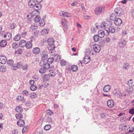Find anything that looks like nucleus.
<instances>
[{"instance_id": "nucleus-1", "label": "nucleus", "mask_w": 134, "mask_h": 134, "mask_svg": "<svg viewBox=\"0 0 134 134\" xmlns=\"http://www.w3.org/2000/svg\"><path fill=\"white\" fill-rule=\"evenodd\" d=\"M105 30L107 33V35H108L109 33H114L115 31V29L114 27L112 26H107V27L105 28Z\"/></svg>"}, {"instance_id": "nucleus-2", "label": "nucleus", "mask_w": 134, "mask_h": 134, "mask_svg": "<svg viewBox=\"0 0 134 134\" xmlns=\"http://www.w3.org/2000/svg\"><path fill=\"white\" fill-rule=\"evenodd\" d=\"M114 13L117 16H122L124 14L123 10L120 7H117L114 10Z\"/></svg>"}, {"instance_id": "nucleus-3", "label": "nucleus", "mask_w": 134, "mask_h": 134, "mask_svg": "<svg viewBox=\"0 0 134 134\" xmlns=\"http://www.w3.org/2000/svg\"><path fill=\"white\" fill-rule=\"evenodd\" d=\"M104 9L105 7H104L100 6L96 7L95 10V14L97 15H99L104 11Z\"/></svg>"}, {"instance_id": "nucleus-4", "label": "nucleus", "mask_w": 134, "mask_h": 134, "mask_svg": "<svg viewBox=\"0 0 134 134\" xmlns=\"http://www.w3.org/2000/svg\"><path fill=\"white\" fill-rule=\"evenodd\" d=\"M23 66L22 63L21 62H19L17 63L15 65L13 66L12 69L13 70H16L18 68L20 69Z\"/></svg>"}, {"instance_id": "nucleus-5", "label": "nucleus", "mask_w": 134, "mask_h": 134, "mask_svg": "<svg viewBox=\"0 0 134 134\" xmlns=\"http://www.w3.org/2000/svg\"><path fill=\"white\" fill-rule=\"evenodd\" d=\"M7 60L6 57L3 55H0V63L2 64H5Z\"/></svg>"}, {"instance_id": "nucleus-6", "label": "nucleus", "mask_w": 134, "mask_h": 134, "mask_svg": "<svg viewBox=\"0 0 134 134\" xmlns=\"http://www.w3.org/2000/svg\"><path fill=\"white\" fill-rule=\"evenodd\" d=\"M114 23L116 26H119L122 23V20L119 18H115Z\"/></svg>"}, {"instance_id": "nucleus-7", "label": "nucleus", "mask_w": 134, "mask_h": 134, "mask_svg": "<svg viewBox=\"0 0 134 134\" xmlns=\"http://www.w3.org/2000/svg\"><path fill=\"white\" fill-rule=\"evenodd\" d=\"M107 104L108 107L112 108L114 105V103L112 99H109L107 101Z\"/></svg>"}, {"instance_id": "nucleus-8", "label": "nucleus", "mask_w": 134, "mask_h": 134, "mask_svg": "<svg viewBox=\"0 0 134 134\" xmlns=\"http://www.w3.org/2000/svg\"><path fill=\"white\" fill-rule=\"evenodd\" d=\"M126 44V42L124 40H121L118 43V46L120 48H124Z\"/></svg>"}, {"instance_id": "nucleus-9", "label": "nucleus", "mask_w": 134, "mask_h": 134, "mask_svg": "<svg viewBox=\"0 0 134 134\" xmlns=\"http://www.w3.org/2000/svg\"><path fill=\"white\" fill-rule=\"evenodd\" d=\"M93 48L94 51L97 53L99 52L100 49V46L97 44H94L93 46Z\"/></svg>"}, {"instance_id": "nucleus-10", "label": "nucleus", "mask_w": 134, "mask_h": 134, "mask_svg": "<svg viewBox=\"0 0 134 134\" xmlns=\"http://www.w3.org/2000/svg\"><path fill=\"white\" fill-rule=\"evenodd\" d=\"M90 61V56L88 55H87L84 57L83 62L85 64H86L89 63Z\"/></svg>"}, {"instance_id": "nucleus-11", "label": "nucleus", "mask_w": 134, "mask_h": 134, "mask_svg": "<svg viewBox=\"0 0 134 134\" xmlns=\"http://www.w3.org/2000/svg\"><path fill=\"white\" fill-rule=\"evenodd\" d=\"M40 51V48L38 47H36L34 48L32 50L33 53L36 55L39 54Z\"/></svg>"}, {"instance_id": "nucleus-12", "label": "nucleus", "mask_w": 134, "mask_h": 134, "mask_svg": "<svg viewBox=\"0 0 134 134\" xmlns=\"http://www.w3.org/2000/svg\"><path fill=\"white\" fill-rule=\"evenodd\" d=\"M36 3L34 0H30L28 4L30 7L33 8L35 7L34 6Z\"/></svg>"}, {"instance_id": "nucleus-13", "label": "nucleus", "mask_w": 134, "mask_h": 134, "mask_svg": "<svg viewBox=\"0 0 134 134\" xmlns=\"http://www.w3.org/2000/svg\"><path fill=\"white\" fill-rule=\"evenodd\" d=\"M12 36V35L9 32H8L5 34L4 36V37L6 38L7 40H8L10 39Z\"/></svg>"}, {"instance_id": "nucleus-14", "label": "nucleus", "mask_w": 134, "mask_h": 134, "mask_svg": "<svg viewBox=\"0 0 134 134\" xmlns=\"http://www.w3.org/2000/svg\"><path fill=\"white\" fill-rule=\"evenodd\" d=\"M60 16L63 17H69V13L67 12L62 11L60 12Z\"/></svg>"}, {"instance_id": "nucleus-15", "label": "nucleus", "mask_w": 134, "mask_h": 134, "mask_svg": "<svg viewBox=\"0 0 134 134\" xmlns=\"http://www.w3.org/2000/svg\"><path fill=\"white\" fill-rule=\"evenodd\" d=\"M104 31L103 30H100L98 32V35H97L100 38H103L104 36Z\"/></svg>"}, {"instance_id": "nucleus-16", "label": "nucleus", "mask_w": 134, "mask_h": 134, "mask_svg": "<svg viewBox=\"0 0 134 134\" xmlns=\"http://www.w3.org/2000/svg\"><path fill=\"white\" fill-rule=\"evenodd\" d=\"M17 124L20 126L23 127L24 125L25 122L23 120H19L17 122Z\"/></svg>"}, {"instance_id": "nucleus-17", "label": "nucleus", "mask_w": 134, "mask_h": 134, "mask_svg": "<svg viewBox=\"0 0 134 134\" xmlns=\"http://www.w3.org/2000/svg\"><path fill=\"white\" fill-rule=\"evenodd\" d=\"M55 46L54 43L48 44L47 46L48 49L50 51L53 50L55 48Z\"/></svg>"}, {"instance_id": "nucleus-18", "label": "nucleus", "mask_w": 134, "mask_h": 134, "mask_svg": "<svg viewBox=\"0 0 134 134\" xmlns=\"http://www.w3.org/2000/svg\"><path fill=\"white\" fill-rule=\"evenodd\" d=\"M32 43H31V41H28L26 42L25 45L26 48L28 49H31L32 47Z\"/></svg>"}, {"instance_id": "nucleus-19", "label": "nucleus", "mask_w": 134, "mask_h": 134, "mask_svg": "<svg viewBox=\"0 0 134 134\" xmlns=\"http://www.w3.org/2000/svg\"><path fill=\"white\" fill-rule=\"evenodd\" d=\"M26 43V41L24 40H22L20 41L19 43L20 46L21 47H25Z\"/></svg>"}, {"instance_id": "nucleus-20", "label": "nucleus", "mask_w": 134, "mask_h": 134, "mask_svg": "<svg viewBox=\"0 0 134 134\" xmlns=\"http://www.w3.org/2000/svg\"><path fill=\"white\" fill-rule=\"evenodd\" d=\"M54 60H55L56 61H59L60 60V57L58 54L54 55L53 56Z\"/></svg>"}, {"instance_id": "nucleus-21", "label": "nucleus", "mask_w": 134, "mask_h": 134, "mask_svg": "<svg viewBox=\"0 0 134 134\" xmlns=\"http://www.w3.org/2000/svg\"><path fill=\"white\" fill-rule=\"evenodd\" d=\"M110 85H107L104 87L103 90L105 92H108L110 90Z\"/></svg>"}, {"instance_id": "nucleus-22", "label": "nucleus", "mask_w": 134, "mask_h": 134, "mask_svg": "<svg viewBox=\"0 0 134 134\" xmlns=\"http://www.w3.org/2000/svg\"><path fill=\"white\" fill-rule=\"evenodd\" d=\"M16 99L19 101H21L23 102H25V99L24 98V96H18Z\"/></svg>"}, {"instance_id": "nucleus-23", "label": "nucleus", "mask_w": 134, "mask_h": 134, "mask_svg": "<svg viewBox=\"0 0 134 134\" xmlns=\"http://www.w3.org/2000/svg\"><path fill=\"white\" fill-rule=\"evenodd\" d=\"M34 7H33L34 9L36 10L40 9L41 8V6L39 3H36Z\"/></svg>"}, {"instance_id": "nucleus-24", "label": "nucleus", "mask_w": 134, "mask_h": 134, "mask_svg": "<svg viewBox=\"0 0 134 134\" xmlns=\"http://www.w3.org/2000/svg\"><path fill=\"white\" fill-rule=\"evenodd\" d=\"M7 44V41L4 40H2L0 42V45L2 47H5Z\"/></svg>"}, {"instance_id": "nucleus-25", "label": "nucleus", "mask_w": 134, "mask_h": 134, "mask_svg": "<svg viewBox=\"0 0 134 134\" xmlns=\"http://www.w3.org/2000/svg\"><path fill=\"white\" fill-rule=\"evenodd\" d=\"M62 25L64 26V28H67V21L66 19L64 18L62 19Z\"/></svg>"}, {"instance_id": "nucleus-26", "label": "nucleus", "mask_w": 134, "mask_h": 134, "mask_svg": "<svg viewBox=\"0 0 134 134\" xmlns=\"http://www.w3.org/2000/svg\"><path fill=\"white\" fill-rule=\"evenodd\" d=\"M21 35L19 34H18L15 36L13 38L14 40L16 41H17L20 40L21 38Z\"/></svg>"}, {"instance_id": "nucleus-27", "label": "nucleus", "mask_w": 134, "mask_h": 134, "mask_svg": "<svg viewBox=\"0 0 134 134\" xmlns=\"http://www.w3.org/2000/svg\"><path fill=\"white\" fill-rule=\"evenodd\" d=\"M130 66V65L128 63H124L122 67V68L124 70H126L129 68Z\"/></svg>"}, {"instance_id": "nucleus-28", "label": "nucleus", "mask_w": 134, "mask_h": 134, "mask_svg": "<svg viewBox=\"0 0 134 134\" xmlns=\"http://www.w3.org/2000/svg\"><path fill=\"white\" fill-rule=\"evenodd\" d=\"M49 75L50 76H52L53 77L55 75V72L52 70H49Z\"/></svg>"}, {"instance_id": "nucleus-29", "label": "nucleus", "mask_w": 134, "mask_h": 134, "mask_svg": "<svg viewBox=\"0 0 134 134\" xmlns=\"http://www.w3.org/2000/svg\"><path fill=\"white\" fill-rule=\"evenodd\" d=\"M128 85L129 86H134V80H130L128 82Z\"/></svg>"}, {"instance_id": "nucleus-30", "label": "nucleus", "mask_w": 134, "mask_h": 134, "mask_svg": "<svg viewBox=\"0 0 134 134\" xmlns=\"http://www.w3.org/2000/svg\"><path fill=\"white\" fill-rule=\"evenodd\" d=\"M41 56L43 59H45L48 58V55L45 52H43L41 54Z\"/></svg>"}, {"instance_id": "nucleus-31", "label": "nucleus", "mask_w": 134, "mask_h": 134, "mask_svg": "<svg viewBox=\"0 0 134 134\" xmlns=\"http://www.w3.org/2000/svg\"><path fill=\"white\" fill-rule=\"evenodd\" d=\"M47 70L45 69V68L42 67L41 68L39 69V72L41 74H43L45 73Z\"/></svg>"}, {"instance_id": "nucleus-32", "label": "nucleus", "mask_w": 134, "mask_h": 134, "mask_svg": "<svg viewBox=\"0 0 134 134\" xmlns=\"http://www.w3.org/2000/svg\"><path fill=\"white\" fill-rule=\"evenodd\" d=\"M48 44H50L54 43V40L53 38H50L47 40Z\"/></svg>"}, {"instance_id": "nucleus-33", "label": "nucleus", "mask_w": 134, "mask_h": 134, "mask_svg": "<svg viewBox=\"0 0 134 134\" xmlns=\"http://www.w3.org/2000/svg\"><path fill=\"white\" fill-rule=\"evenodd\" d=\"M6 68L5 66L4 65H2L0 66V71L2 72H4L6 71Z\"/></svg>"}, {"instance_id": "nucleus-34", "label": "nucleus", "mask_w": 134, "mask_h": 134, "mask_svg": "<svg viewBox=\"0 0 134 134\" xmlns=\"http://www.w3.org/2000/svg\"><path fill=\"white\" fill-rule=\"evenodd\" d=\"M39 26L41 27H42L45 24V22L44 21V19H42L41 20L40 19L39 22Z\"/></svg>"}, {"instance_id": "nucleus-35", "label": "nucleus", "mask_w": 134, "mask_h": 134, "mask_svg": "<svg viewBox=\"0 0 134 134\" xmlns=\"http://www.w3.org/2000/svg\"><path fill=\"white\" fill-rule=\"evenodd\" d=\"M15 111L18 113H21L23 111V110L22 108L19 107H18L15 108Z\"/></svg>"}, {"instance_id": "nucleus-36", "label": "nucleus", "mask_w": 134, "mask_h": 134, "mask_svg": "<svg viewBox=\"0 0 134 134\" xmlns=\"http://www.w3.org/2000/svg\"><path fill=\"white\" fill-rule=\"evenodd\" d=\"M78 67L77 66L73 65L71 66V69L74 72L76 71L78 69Z\"/></svg>"}, {"instance_id": "nucleus-37", "label": "nucleus", "mask_w": 134, "mask_h": 134, "mask_svg": "<svg viewBox=\"0 0 134 134\" xmlns=\"http://www.w3.org/2000/svg\"><path fill=\"white\" fill-rule=\"evenodd\" d=\"M22 93L24 96L27 97L29 95V92L27 91L26 90H23L22 91Z\"/></svg>"}, {"instance_id": "nucleus-38", "label": "nucleus", "mask_w": 134, "mask_h": 134, "mask_svg": "<svg viewBox=\"0 0 134 134\" xmlns=\"http://www.w3.org/2000/svg\"><path fill=\"white\" fill-rule=\"evenodd\" d=\"M19 45L16 42L13 43L12 44V47L14 49H16L18 48Z\"/></svg>"}, {"instance_id": "nucleus-39", "label": "nucleus", "mask_w": 134, "mask_h": 134, "mask_svg": "<svg viewBox=\"0 0 134 134\" xmlns=\"http://www.w3.org/2000/svg\"><path fill=\"white\" fill-rule=\"evenodd\" d=\"M7 63L9 65L11 66L13 64L14 62L13 60L10 59L7 61Z\"/></svg>"}, {"instance_id": "nucleus-40", "label": "nucleus", "mask_w": 134, "mask_h": 134, "mask_svg": "<svg viewBox=\"0 0 134 134\" xmlns=\"http://www.w3.org/2000/svg\"><path fill=\"white\" fill-rule=\"evenodd\" d=\"M99 37L97 35H95L93 37V39L94 41L95 42H97L99 40Z\"/></svg>"}, {"instance_id": "nucleus-41", "label": "nucleus", "mask_w": 134, "mask_h": 134, "mask_svg": "<svg viewBox=\"0 0 134 134\" xmlns=\"http://www.w3.org/2000/svg\"><path fill=\"white\" fill-rule=\"evenodd\" d=\"M126 126L123 124H121L119 126V129L124 130L125 129L126 127Z\"/></svg>"}, {"instance_id": "nucleus-42", "label": "nucleus", "mask_w": 134, "mask_h": 134, "mask_svg": "<svg viewBox=\"0 0 134 134\" xmlns=\"http://www.w3.org/2000/svg\"><path fill=\"white\" fill-rule=\"evenodd\" d=\"M51 125H45L44 127V129L46 131L49 130L51 128Z\"/></svg>"}, {"instance_id": "nucleus-43", "label": "nucleus", "mask_w": 134, "mask_h": 134, "mask_svg": "<svg viewBox=\"0 0 134 134\" xmlns=\"http://www.w3.org/2000/svg\"><path fill=\"white\" fill-rule=\"evenodd\" d=\"M15 117L17 119H20L22 118L23 116V115L21 113H18L15 115Z\"/></svg>"}, {"instance_id": "nucleus-44", "label": "nucleus", "mask_w": 134, "mask_h": 134, "mask_svg": "<svg viewBox=\"0 0 134 134\" xmlns=\"http://www.w3.org/2000/svg\"><path fill=\"white\" fill-rule=\"evenodd\" d=\"M52 121V118L51 116H48L46 120V122H47L48 123L51 122Z\"/></svg>"}, {"instance_id": "nucleus-45", "label": "nucleus", "mask_w": 134, "mask_h": 134, "mask_svg": "<svg viewBox=\"0 0 134 134\" xmlns=\"http://www.w3.org/2000/svg\"><path fill=\"white\" fill-rule=\"evenodd\" d=\"M54 60L53 58H49L47 60V63L49 64L52 63L53 62Z\"/></svg>"}, {"instance_id": "nucleus-46", "label": "nucleus", "mask_w": 134, "mask_h": 134, "mask_svg": "<svg viewBox=\"0 0 134 134\" xmlns=\"http://www.w3.org/2000/svg\"><path fill=\"white\" fill-rule=\"evenodd\" d=\"M37 97V94L34 93H32L30 94V97L32 98H35Z\"/></svg>"}, {"instance_id": "nucleus-47", "label": "nucleus", "mask_w": 134, "mask_h": 134, "mask_svg": "<svg viewBox=\"0 0 134 134\" xmlns=\"http://www.w3.org/2000/svg\"><path fill=\"white\" fill-rule=\"evenodd\" d=\"M43 67L45 68L46 70L49 69L50 67V65L48 63H45V65L43 66Z\"/></svg>"}, {"instance_id": "nucleus-48", "label": "nucleus", "mask_w": 134, "mask_h": 134, "mask_svg": "<svg viewBox=\"0 0 134 134\" xmlns=\"http://www.w3.org/2000/svg\"><path fill=\"white\" fill-rule=\"evenodd\" d=\"M30 89L31 90L34 91L37 89V87L35 85H31L30 87Z\"/></svg>"}, {"instance_id": "nucleus-49", "label": "nucleus", "mask_w": 134, "mask_h": 134, "mask_svg": "<svg viewBox=\"0 0 134 134\" xmlns=\"http://www.w3.org/2000/svg\"><path fill=\"white\" fill-rule=\"evenodd\" d=\"M106 114L104 112L102 113L100 115L101 118L104 119L106 118Z\"/></svg>"}, {"instance_id": "nucleus-50", "label": "nucleus", "mask_w": 134, "mask_h": 134, "mask_svg": "<svg viewBox=\"0 0 134 134\" xmlns=\"http://www.w3.org/2000/svg\"><path fill=\"white\" fill-rule=\"evenodd\" d=\"M46 113L48 115L50 116L53 115V112L49 109L46 110Z\"/></svg>"}, {"instance_id": "nucleus-51", "label": "nucleus", "mask_w": 134, "mask_h": 134, "mask_svg": "<svg viewBox=\"0 0 134 134\" xmlns=\"http://www.w3.org/2000/svg\"><path fill=\"white\" fill-rule=\"evenodd\" d=\"M48 30L44 29H43L42 30V31L41 32V33L43 35H44L45 34H47L48 33Z\"/></svg>"}, {"instance_id": "nucleus-52", "label": "nucleus", "mask_w": 134, "mask_h": 134, "mask_svg": "<svg viewBox=\"0 0 134 134\" xmlns=\"http://www.w3.org/2000/svg\"><path fill=\"white\" fill-rule=\"evenodd\" d=\"M60 63L62 66H64L66 65V63L64 60H62L60 62Z\"/></svg>"}, {"instance_id": "nucleus-53", "label": "nucleus", "mask_w": 134, "mask_h": 134, "mask_svg": "<svg viewBox=\"0 0 134 134\" xmlns=\"http://www.w3.org/2000/svg\"><path fill=\"white\" fill-rule=\"evenodd\" d=\"M100 27L102 29L104 28L105 29V27H107L105 23V22H102L100 25Z\"/></svg>"}, {"instance_id": "nucleus-54", "label": "nucleus", "mask_w": 134, "mask_h": 134, "mask_svg": "<svg viewBox=\"0 0 134 134\" xmlns=\"http://www.w3.org/2000/svg\"><path fill=\"white\" fill-rule=\"evenodd\" d=\"M127 91L129 93H130L133 91L132 88L131 87L127 88Z\"/></svg>"}, {"instance_id": "nucleus-55", "label": "nucleus", "mask_w": 134, "mask_h": 134, "mask_svg": "<svg viewBox=\"0 0 134 134\" xmlns=\"http://www.w3.org/2000/svg\"><path fill=\"white\" fill-rule=\"evenodd\" d=\"M41 19L40 17H35L34 19V21L35 23L38 22H39Z\"/></svg>"}, {"instance_id": "nucleus-56", "label": "nucleus", "mask_w": 134, "mask_h": 134, "mask_svg": "<svg viewBox=\"0 0 134 134\" xmlns=\"http://www.w3.org/2000/svg\"><path fill=\"white\" fill-rule=\"evenodd\" d=\"M37 28V26L36 25H32L31 26V28L32 30H34L36 29Z\"/></svg>"}, {"instance_id": "nucleus-57", "label": "nucleus", "mask_w": 134, "mask_h": 134, "mask_svg": "<svg viewBox=\"0 0 134 134\" xmlns=\"http://www.w3.org/2000/svg\"><path fill=\"white\" fill-rule=\"evenodd\" d=\"M129 113L131 114H134V108H132L129 110Z\"/></svg>"}, {"instance_id": "nucleus-58", "label": "nucleus", "mask_w": 134, "mask_h": 134, "mask_svg": "<svg viewBox=\"0 0 134 134\" xmlns=\"http://www.w3.org/2000/svg\"><path fill=\"white\" fill-rule=\"evenodd\" d=\"M16 25V24L14 23H12L11 24L10 26V28L11 29H13L15 28V26Z\"/></svg>"}, {"instance_id": "nucleus-59", "label": "nucleus", "mask_w": 134, "mask_h": 134, "mask_svg": "<svg viewBox=\"0 0 134 134\" xmlns=\"http://www.w3.org/2000/svg\"><path fill=\"white\" fill-rule=\"evenodd\" d=\"M18 133V131L17 129H15L12 132V133L13 134H17Z\"/></svg>"}, {"instance_id": "nucleus-60", "label": "nucleus", "mask_w": 134, "mask_h": 134, "mask_svg": "<svg viewBox=\"0 0 134 134\" xmlns=\"http://www.w3.org/2000/svg\"><path fill=\"white\" fill-rule=\"evenodd\" d=\"M38 31L37 30H36L34 32L33 35L35 37H37L38 35L37 32H38Z\"/></svg>"}, {"instance_id": "nucleus-61", "label": "nucleus", "mask_w": 134, "mask_h": 134, "mask_svg": "<svg viewBox=\"0 0 134 134\" xmlns=\"http://www.w3.org/2000/svg\"><path fill=\"white\" fill-rule=\"evenodd\" d=\"M86 52L87 54V55L90 54L91 52L89 48L86 49Z\"/></svg>"}, {"instance_id": "nucleus-62", "label": "nucleus", "mask_w": 134, "mask_h": 134, "mask_svg": "<svg viewBox=\"0 0 134 134\" xmlns=\"http://www.w3.org/2000/svg\"><path fill=\"white\" fill-rule=\"evenodd\" d=\"M104 41H102L99 43V46H103L104 45Z\"/></svg>"}, {"instance_id": "nucleus-63", "label": "nucleus", "mask_w": 134, "mask_h": 134, "mask_svg": "<svg viewBox=\"0 0 134 134\" xmlns=\"http://www.w3.org/2000/svg\"><path fill=\"white\" fill-rule=\"evenodd\" d=\"M110 38H109V37H106V38H105V41L107 42L108 43L110 42Z\"/></svg>"}, {"instance_id": "nucleus-64", "label": "nucleus", "mask_w": 134, "mask_h": 134, "mask_svg": "<svg viewBox=\"0 0 134 134\" xmlns=\"http://www.w3.org/2000/svg\"><path fill=\"white\" fill-rule=\"evenodd\" d=\"M45 64V63L43 61H42L40 63V65L41 66H44Z\"/></svg>"}]
</instances>
